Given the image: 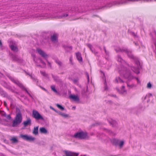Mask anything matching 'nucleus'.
<instances>
[{
    "mask_svg": "<svg viewBox=\"0 0 156 156\" xmlns=\"http://www.w3.org/2000/svg\"><path fill=\"white\" fill-rule=\"evenodd\" d=\"M127 54L129 58L134 61L135 64L137 66V67L131 66V70L136 74H139L140 73V70L142 69V67L138 58L132 54V51L130 50Z\"/></svg>",
    "mask_w": 156,
    "mask_h": 156,
    "instance_id": "obj_1",
    "label": "nucleus"
},
{
    "mask_svg": "<svg viewBox=\"0 0 156 156\" xmlns=\"http://www.w3.org/2000/svg\"><path fill=\"white\" fill-rule=\"evenodd\" d=\"M120 73L121 76L124 78L128 79V81H130L134 78L131 75L130 70L123 66L122 67L120 71Z\"/></svg>",
    "mask_w": 156,
    "mask_h": 156,
    "instance_id": "obj_2",
    "label": "nucleus"
},
{
    "mask_svg": "<svg viewBox=\"0 0 156 156\" xmlns=\"http://www.w3.org/2000/svg\"><path fill=\"white\" fill-rule=\"evenodd\" d=\"M8 77L13 83L19 87H20L22 90L25 91L30 97L32 98H33L31 94L29 93L28 91L27 90V88L25 87V86L21 82L16 79L13 78L10 75L8 76Z\"/></svg>",
    "mask_w": 156,
    "mask_h": 156,
    "instance_id": "obj_3",
    "label": "nucleus"
},
{
    "mask_svg": "<svg viewBox=\"0 0 156 156\" xmlns=\"http://www.w3.org/2000/svg\"><path fill=\"white\" fill-rule=\"evenodd\" d=\"M73 137L80 140H85L88 138V133L83 131L76 133L72 136Z\"/></svg>",
    "mask_w": 156,
    "mask_h": 156,
    "instance_id": "obj_4",
    "label": "nucleus"
},
{
    "mask_svg": "<svg viewBox=\"0 0 156 156\" xmlns=\"http://www.w3.org/2000/svg\"><path fill=\"white\" fill-rule=\"evenodd\" d=\"M65 11L66 12V14H63L62 15L59 16V18H64L69 16H71L72 15L71 14H70V13L71 12H80L78 10V9L77 8L76 9L75 7H69L67 8H66V9L65 10Z\"/></svg>",
    "mask_w": 156,
    "mask_h": 156,
    "instance_id": "obj_5",
    "label": "nucleus"
},
{
    "mask_svg": "<svg viewBox=\"0 0 156 156\" xmlns=\"http://www.w3.org/2000/svg\"><path fill=\"white\" fill-rule=\"evenodd\" d=\"M22 120V117L20 112L18 113L16 115V116L13 121L12 126L16 127L19 125Z\"/></svg>",
    "mask_w": 156,
    "mask_h": 156,
    "instance_id": "obj_6",
    "label": "nucleus"
},
{
    "mask_svg": "<svg viewBox=\"0 0 156 156\" xmlns=\"http://www.w3.org/2000/svg\"><path fill=\"white\" fill-rule=\"evenodd\" d=\"M31 55L33 57V59L34 61L36 63V65L37 66H40V65H38V61H39V63H41L43 65L42 67H44L46 66V64L43 61L42 59L41 58H39L37 59L36 57V55L34 53L31 54Z\"/></svg>",
    "mask_w": 156,
    "mask_h": 156,
    "instance_id": "obj_7",
    "label": "nucleus"
},
{
    "mask_svg": "<svg viewBox=\"0 0 156 156\" xmlns=\"http://www.w3.org/2000/svg\"><path fill=\"white\" fill-rule=\"evenodd\" d=\"M32 115L33 117L37 120H44V119L43 117L38 111L36 110H33L32 112Z\"/></svg>",
    "mask_w": 156,
    "mask_h": 156,
    "instance_id": "obj_8",
    "label": "nucleus"
},
{
    "mask_svg": "<svg viewBox=\"0 0 156 156\" xmlns=\"http://www.w3.org/2000/svg\"><path fill=\"white\" fill-rule=\"evenodd\" d=\"M34 18H36L37 20H41L42 19H46L49 18L50 17V16L48 13L39 14H38L34 16L33 17Z\"/></svg>",
    "mask_w": 156,
    "mask_h": 156,
    "instance_id": "obj_9",
    "label": "nucleus"
},
{
    "mask_svg": "<svg viewBox=\"0 0 156 156\" xmlns=\"http://www.w3.org/2000/svg\"><path fill=\"white\" fill-rule=\"evenodd\" d=\"M36 51L41 56L44 58L45 59H46L48 58V55L41 49L37 48L36 50Z\"/></svg>",
    "mask_w": 156,
    "mask_h": 156,
    "instance_id": "obj_10",
    "label": "nucleus"
},
{
    "mask_svg": "<svg viewBox=\"0 0 156 156\" xmlns=\"http://www.w3.org/2000/svg\"><path fill=\"white\" fill-rule=\"evenodd\" d=\"M20 137L24 140L29 141H33L35 139V138L31 136H28L27 135L21 134Z\"/></svg>",
    "mask_w": 156,
    "mask_h": 156,
    "instance_id": "obj_11",
    "label": "nucleus"
},
{
    "mask_svg": "<svg viewBox=\"0 0 156 156\" xmlns=\"http://www.w3.org/2000/svg\"><path fill=\"white\" fill-rule=\"evenodd\" d=\"M135 0H120L115 2H114V4L116 5L125 4L128 3L130 2H133Z\"/></svg>",
    "mask_w": 156,
    "mask_h": 156,
    "instance_id": "obj_12",
    "label": "nucleus"
},
{
    "mask_svg": "<svg viewBox=\"0 0 156 156\" xmlns=\"http://www.w3.org/2000/svg\"><path fill=\"white\" fill-rule=\"evenodd\" d=\"M118 61L123 65H127L128 66L130 67L129 64H128L124 59L122 58L121 56L120 55L117 56Z\"/></svg>",
    "mask_w": 156,
    "mask_h": 156,
    "instance_id": "obj_13",
    "label": "nucleus"
},
{
    "mask_svg": "<svg viewBox=\"0 0 156 156\" xmlns=\"http://www.w3.org/2000/svg\"><path fill=\"white\" fill-rule=\"evenodd\" d=\"M64 152L66 156L63 155V156H78L79 154L78 153H76L68 151H64Z\"/></svg>",
    "mask_w": 156,
    "mask_h": 156,
    "instance_id": "obj_14",
    "label": "nucleus"
},
{
    "mask_svg": "<svg viewBox=\"0 0 156 156\" xmlns=\"http://www.w3.org/2000/svg\"><path fill=\"white\" fill-rule=\"evenodd\" d=\"M107 120L110 125L113 127H117L118 126L117 122L115 120H113L111 119H108Z\"/></svg>",
    "mask_w": 156,
    "mask_h": 156,
    "instance_id": "obj_15",
    "label": "nucleus"
},
{
    "mask_svg": "<svg viewBox=\"0 0 156 156\" xmlns=\"http://www.w3.org/2000/svg\"><path fill=\"white\" fill-rule=\"evenodd\" d=\"M100 72L101 74L103 75L101 77L102 79L104 81V84L105 85V90H108V87L107 86V83L106 81V79L105 76V74L101 70L100 71Z\"/></svg>",
    "mask_w": 156,
    "mask_h": 156,
    "instance_id": "obj_16",
    "label": "nucleus"
},
{
    "mask_svg": "<svg viewBox=\"0 0 156 156\" xmlns=\"http://www.w3.org/2000/svg\"><path fill=\"white\" fill-rule=\"evenodd\" d=\"M69 98L74 101L76 102H79L80 100L79 97L74 95H71L69 96Z\"/></svg>",
    "mask_w": 156,
    "mask_h": 156,
    "instance_id": "obj_17",
    "label": "nucleus"
},
{
    "mask_svg": "<svg viewBox=\"0 0 156 156\" xmlns=\"http://www.w3.org/2000/svg\"><path fill=\"white\" fill-rule=\"evenodd\" d=\"M0 114L2 116L10 120L11 118L10 115H7L6 113L3 111H0Z\"/></svg>",
    "mask_w": 156,
    "mask_h": 156,
    "instance_id": "obj_18",
    "label": "nucleus"
},
{
    "mask_svg": "<svg viewBox=\"0 0 156 156\" xmlns=\"http://www.w3.org/2000/svg\"><path fill=\"white\" fill-rule=\"evenodd\" d=\"M58 36L56 34H53L51 37V40L53 43H56L58 42Z\"/></svg>",
    "mask_w": 156,
    "mask_h": 156,
    "instance_id": "obj_19",
    "label": "nucleus"
},
{
    "mask_svg": "<svg viewBox=\"0 0 156 156\" xmlns=\"http://www.w3.org/2000/svg\"><path fill=\"white\" fill-rule=\"evenodd\" d=\"M23 124L25 127L30 126L31 124V120L30 118L28 119L26 121L23 122Z\"/></svg>",
    "mask_w": 156,
    "mask_h": 156,
    "instance_id": "obj_20",
    "label": "nucleus"
},
{
    "mask_svg": "<svg viewBox=\"0 0 156 156\" xmlns=\"http://www.w3.org/2000/svg\"><path fill=\"white\" fill-rule=\"evenodd\" d=\"M111 141L113 145L116 146L118 145L119 143V140L115 138L112 139Z\"/></svg>",
    "mask_w": 156,
    "mask_h": 156,
    "instance_id": "obj_21",
    "label": "nucleus"
},
{
    "mask_svg": "<svg viewBox=\"0 0 156 156\" xmlns=\"http://www.w3.org/2000/svg\"><path fill=\"white\" fill-rule=\"evenodd\" d=\"M9 46L11 50L13 51L14 52H17L18 51V48L16 45H14L12 44L9 45Z\"/></svg>",
    "mask_w": 156,
    "mask_h": 156,
    "instance_id": "obj_22",
    "label": "nucleus"
},
{
    "mask_svg": "<svg viewBox=\"0 0 156 156\" xmlns=\"http://www.w3.org/2000/svg\"><path fill=\"white\" fill-rule=\"evenodd\" d=\"M125 88L124 86H122V87L121 90H120L118 88H116L117 91L120 93L122 94H124L125 93H126V91L125 90H123V89Z\"/></svg>",
    "mask_w": 156,
    "mask_h": 156,
    "instance_id": "obj_23",
    "label": "nucleus"
},
{
    "mask_svg": "<svg viewBox=\"0 0 156 156\" xmlns=\"http://www.w3.org/2000/svg\"><path fill=\"white\" fill-rule=\"evenodd\" d=\"M76 55L77 60L80 62H82V58L80 53L78 52L76 53Z\"/></svg>",
    "mask_w": 156,
    "mask_h": 156,
    "instance_id": "obj_24",
    "label": "nucleus"
},
{
    "mask_svg": "<svg viewBox=\"0 0 156 156\" xmlns=\"http://www.w3.org/2000/svg\"><path fill=\"white\" fill-rule=\"evenodd\" d=\"M87 46L89 48L92 52H93L95 55H97V52H95V49L93 46L91 44H87Z\"/></svg>",
    "mask_w": 156,
    "mask_h": 156,
    "instance_id": "obj_25",
    "label": "nucleus"
},
{
    "mask_svg": "<svg viewBox=\"0 0 156 156\" xmlns=\"http://www.w3.org/2000/svg\"><path fill=\"white\" fill-rule=\"evenodd\" d=\"M39 131L41 133L46 134L48 133L47 129L44 127H42L40 128Z\"/></svg>",
    "mask_w": 156,
    "mask_h": 156,
    "instance_id": "obj_26",
    "label": "nucleus"
},
{
    "mask_svg": "<svg viewBox=\"0 0 156 156\" xmlns=\"http://www.w3.org/2000/svg\"><path fill=\"white\" fill-rule=\"evenodd\" d=\"M10 56L12 58L13 60L17 61L19 60V58L17 56L15 55L11 54Z\"/></svg>",
    "mask_w": 156,
    "mask_h": 156,
    "instance_id": "obj_27",
    "label": "nucleus"
},
{
    "mask_svg": "<svg viewBox=\"0 0 156 156\" xmlns=\"http://www.w3.org/2000/svg\"><path fill=\"white\" fill-rule=\"evenodd\" d=\"M38 126L34 127L33 131V133L35 135H37L38 134Z\"/></svg>",
    "mask_w": 156,
    "mask_h": 156,
    "instance_id": "obj_28",
    "label": "nucleus"
},
{
    "mask_svg": "<svg viewBox=\"0 0 156 156\" xmlns=\"http://www.w3.org/2000/svg\"><path fill=\"white\" fill-rule=\"evenodd\" d=\"M130 50L128 49L127 48L125 47H123L121 48V52H124L126 54H127Z\"/></svg>",
    "mask_w": 156,
    "mask_h": 156,
    "instance_id": "obj_29",
    "label": "nucleus"
},
{
    "mask_svg": "<svg viewBox=\"0 0 156 156\" xmlns=\"http://www.w3.org/2000/svg\"><path fill=\"white\" fill-rule=\"evenodd\" d=\"M10 140L12 143H16L18 142V140L16 137H12L10 139Z\"/></svg>",
    "mask_w": 156,
    "mask_h": 156,
    "instance_id": "obj_30",
    "label": "nucleus"
},
{
    "mask_svg": "<svg viewBox=\"0 0 156 156\" xmlns=\"http://www.w3.org/2000/svg\"><path fill=\"white\" fill-rule=\"evenodd\" d=\"M115 80L116 81L117 83H124V81L121 79V78L119 77H118L116 78L115 79Z\"/></svg>",
    "mask_w": 156,
    "mask_h": 156,
    "instance_id": "obj_31",
    "label": "nucleus"
},
{
    "mask_svg": "<svg viewBox=\"0 0 156 156\" xmlns=\"http://www.w3.org/2000/svg\"><path fill=\"white\" fill-rule=\"evenodd\" d=\"M104 129L105 130V131L106 132L108 133L110 135H113V132L111 131V130L107 129Z\"/></svg>",
    "mask_w": 156,
    "mask_h": 156,
    "instance_id": "obj_32",
    "label": "nucleus"
},
{
    "mask_svg": "<svg viewBox=\"0 0 156 156\" xmlns=\"http://www.w3.org/2000/svg\"><path fill=\"white\" fill-rule=\"evenodd\" d=\"M51 90L55 93L57 94H58V92L57 91V90H56L55 88V85H52L51 86Z\"/></svg>",
    "mask_w": 156,
    "mask_h": 156,
    "instance_id": "obj_33",
    "label": "nucleus"
},
{
    "mask_svg": "<svg viewBox=\"0 0 156 156\" xmlns=\"http://www.w3.org/2000/svg\"><path fill=\"white\" fill-rule=\"evenodd\" d=\"M27 74L29 75V76H30L31 78V79L33 80L34 81L38 82V80L34 76L29 74Z\"/></svg>",
    "mask_w": 156,
    "mask_h": 156,
    "instance_id": "obj_34",
    "label": "nucleus"
},
{
    "mask_svg": "<svg viewBox=\"0 0 156 156\" xmlns=\"http://www.w3.org/2000/svg\"><path fill=\"white\" fill-rule=\"evenodd\" d=\"M55 62L58 65L60 66L61 67L62 66V62L58 59L55 60Z\"/></svg>",
    "mask_w": 156,
    "mask_h": 156,
    "instance_id": "obj_35",
    "label": "nucleus"
},
{
    "mask_svg": "<svg viewBox=\"0 0 156 156\" xmlns=\"http://www.w3.org/2000/svg\"><path fill=\"white\" fill-rule=\"evenodd\" d=\"M115 49L117 52H119L121 51V48L119 47L115 48Z\"/></svg>",
    "mask_w": 156,
    "mask_h": 156,
    "instance_id": "obj_36",
    "label": "nucleus"
},
{
    "mask_svg": "<svg viewBox=\"0 0 156 156\" xmlns=\"http://www.w3.org/2000/svg\"><path fill=\"white\" fill-rule=\"evenodd\" d=\"M56 106L58 107V108L59 109H60V110H64V107H63L62 106L60 105H59L58 104H56Z\"/></svg>",
    "mask_w": 156,
    "mask_h": 156,
    "instance_id": "obj_37",
    "label": "nucleus"
},
{
    "mask_svg": "<svg viewBox=\"0 0 156 156\" xmlns=\"http://www.w3.org/2000/svg\"><path fill=\"white\" fill-rule=\"evenodd\" d=\"M124 144V142L123 141H119V145L120 148H121L122 147L123 145Z\"/></svg>",
    "mask_w": 156,
    "mask_h": 156,
    "instance_id": "obj_38",
    "label": "nucleus"
},
{
    "mask_svg": "<svg viewBox=\"0 0 156 156\" xmlns=\"http://www.w3.org/2000/svg\"><path fill=\"white\" fill-rule=\"evenodd\" d=\"M52 77L55 80L57 81L58 79V77L56 76H55L52 75Z\"/></svg>",
    "mask_w": 156,
    "mask_h": 156,
    "instance_id": "obj_39",
    "label": "nucleus"
},
{
    "mask_svg": "<svg viewBox=\"0 0 156 156\" xmlns=\"http://www.w3.org/2000/svg\"><path fill=\"white\" fill-rule=\"evenodd\" d=\"M152 87V85L150 82H149L147 84V87L148 88L150 89Z\"/></svg>",
    "mask_w": 156,
    "mask_h": 156,
    "instance_id": "obj_40",
    "label": "nucleus"
},
{
    "mask_svg": "<svg viewBox=\"0 0 156 156\" xmlns=\"http://www.w3.org/2000/svg\"><path fill=\"white\" fill-rule=\"evenodd\" d=\"M61 116L64 118H66L68 117V115L62 112V114Z\"/></svg>",
    "mask_w": 156,
    "mask_h": 156,
    "instance_id": "obj_41",
    "label": "nucleus"
},
{
    "mask_svg": "<svg viewBox=\"0 0 156 156\" xmlns=\"http://www.w3.org/2000/svg\"><path fill=\"white\" fill-rule=\"evenodd\" d=\"M129 33L131 35H133V36L134 37L136 36V34H135V33L133 32L132 31H130L129 32Z\"/></svg>",
    "mask_w": 156,
    "mask_h": 156,
    "instance_id": "obj_42",
    "label": "nucleus"
},
{
    "mask_svg": "<svg viewBox=\"0 0 156 156\" xmlns=\"http://www.w3.org/2000/svg\"><path fill=\"white\" fill-rule=\"evenodd\" d=\"M104 49L105 51V53L106 55H108L109 53V52L108 51H106L105 48V47H104Z\"/></svg>",
    "mask_w": 156,
    "mask_h": 156,
    "instance_id": "obj_43",
    "label": "nucleus"
},
{
    "mask_svg": "<svg viewBox=\"0 0 156 156\" xmlns=\"http://www.w3.org/2000/svg\"><path fill=\"white\" fill-rule=\"evenodd\" d=\"M69 61L70 63L73 65V57L72 56H71L69 58Z\"/></svg>",
    "mask_w": 156,
    "mask_h": 156,
    "instance_id": "obj_44",
    "label": "nucleus"
},
{
    "mask_svg": "<svg viewBox=\"0 0 156 156\" xmlns=\"http://www.w3.org/2000/svg\"><path fill=\"white\" fill-rule=\"evenodd\" d=\"M41 73L43 76H47V74L44 72L41 71Z\"/></svg>",
    "mask_w": 156,
    "mask_h": 156,
    "instance_id": "obj_45",
    "label": "nucleus"
},
{
    "mask_svg": "<svg viewBox=\"0 0 156 156\" xmlns=\"http://www.w3.org/2000/svg\"><path fill=\"white\" fill-rule=\"evenodd\" d=\"M86 75L87 77V81L89 82V76L87 73H86Z\"/></svg>",
    "mask_w": 156,
    "mask_h": 156,
    "instance_id": "obj_46",
    "label": "nucleus"
},
{
    "mask_svg": "<svg viewBox=\"0 0 156 156\" xmlns=\"http://www.w3.org/2000/svg\"><path fill=\"white\" fill-rule=\"evenodd\" d=\"M105 7H106V6H102V7H101V6H98V9H102L103 8H104Z\"/></svg>",
    "mask_w": 156,
    "mask_h": 156,
    "instance_id": "obj_47",
    "label": "nucleus"
},
{
    "mask_svg": "<svg viewBox=\"0 0 156 156\" xmlns=\"http://www.w3.org/2000/svg\"><path fill=\"white\" fill-rule=\"evenodd\" d=\"M50 108L51 109H52V110H53V111H55V112H57V111L55 110L51 106H50Z\"/></svg>",
    "mask_w": 156,
    "mask_h": 156,
    "instance_id": "obj_48",
    "label": "nucleus"
},
{
    "mask_svg": "<svg viewBox=\"0 0 156 156\" xmlns=\"http://www.w3.org/2000/svg\"><path fill=\"white\" fill-rule=\"evenodd\" d=\"M151 96H152V94L151 93H149L147 96L148 98H150Z\"/></svg>",
    "mask_w": 156,
    "mask_h": 156,
    "instance_id": "obj_49",
    "label": "nucleus"
},
{
    "mask_svg": "<svg viewBox=\"0 0 156 156\" xmlns=\"http://www.w3.org/2000/svg\"><path fill=\"white\" fill-rule=\"evenodd\" d=\"M136 80L138 83H140V81L139 80L138 78H136Z\"/></svg>",
    "mask_w": 156,
    "mask_h": 156,
    "instance_id": "obj_50",
    "label": "nucleus"
},
{
    "mask_svg": "<svg viewBox=\"0 0 156 156\" xmlns=\"http://www.w3.org/2000/svg\"><path fill=\"white\" fill-rule=\"evenodd\" d=\"M127 86L129 87H133V85H129L128 83V82H127Z\"/></svg>",
    "mask_w": 156,
    "mask_h": 156,
    "instance_id": "obj_51",
    "label": "nucleus"
},
{
    "mask_svg": "<svg viewBox=\"0 0 156 156\" xmlns=\"http://www.w3.org/2000/svg\"><path fill=\"white\" fill-rule=\"evenodd\" d=\"M73 82L74 83H76L77 82L78 80H77L75 79V80H73Z\"/></svg>",
    "mask_w": 156,
    "mask_h": 156,
    "instance_id": "obj_52",
    "label": "nucleus"
},
{
    "mask_svg": "<svg viewBox=\"0 0 156 156\" xmlns=\"http://www.w3.org/2000/svg\"><path fill=\"white\" fill-rule=\"evenodd\" d=\"M48 66H49L51 68V65L50 63L49 62H48Z\"/></svg>",
    "mask_w": 156,
    "mask_h": 156,
    "instance_id": "obj_53",
    "label": "nucleus"
},
{
    "mask_svg": "<svg viewBox=\"0 0 156 156\" xmlns=\"http://www.w3.org/2000/svg\"><path fill=\"white\" fill-rule=\"evenodd\" d=\"M41 87V88L42 89H43V90H44L45 91H47V90H46L45 88H44L43 87Z\"/></svg>",
    "mask_w": 156,
    "mask_h": 156,
    "instance_id": "obj_54",
    "label": "nucleus"
},
{
    "mask_svg": "<svg viewBox=\"0 0 156 156\" xmlns=\"http://www.w3.org/2000/svg\"><path fill=\"white\" fill-rule=\"evenodd\" d=\"M135 44V45L136 46H137L138 45V43L136 42H135V41L133 42Z\"/></svg>",
    "mask_w": 156,
    "mask_h": 156,
    "instance_id": "obj_55",
    "label": "nucleus"
},
{
    "mask_svg": "<svg viewBox=\"0 0 156 156\" xmlns=\"http://www.w3.org/2000/svg\"><path fill=\"white\" fill-rule=\"evenodd\" d=\"M68 48H69L70 50H71L72 49V47L71 46L68 47Z\"/></svg>",
    "mask_w": 156,
    "mask_h": 156,
    "instance_id": "obj_56",
    "label": "nucleus"
},
{
    "mask_svg": "<svg viewBox=\"0 0 156 156\" xmlns=\"http://www.w3.org/2000/svg\"><path fill=\"white\" fill-rule=\"evenodd\" d=\"M111 96L112 97H115V98H116L117 97V96H116V95H115V94L112 95Z\"/></svg>",
    "mask_w": 156,
    "mask_h": 156,
    "instance_id": "obj_57",
    "label": "nucleus"
},
{
    "mask_svg": "<svg viewBox=\"0 0 156 156\" xmlns=\"http://www.w3.org/2000/svg\"><path fill=\"white\" fill-rule=\"evenodd\" d=\"M57 112V113H58V114L59 115H61L62 114V112Z\"/></svg>",
    "mask_w": 156,
    "mask_h": 156,
    "instance_id": "obj_58",
    "label": "nucleus"
},
{
    "mask_svg": "<svg viewBox=\"0 0 156 156\" xmlns=\"http://www.w3.org/2000/svg\"><path fill=\"white\" fill-rule=\"evenodd\" d=\"M108 102L110 104H112V102L111 101H108Z\"/></svg>",
    "mask_w": 156,
    "mask_h": 156,
    "instance_id": "obj_59",
    "label": "nucleus"
},
{
    "mask_svg": "<svg viewBox=\"0 0 156 156\" xmlns=\"http://www.w3.org/2000/svg\"><path fill=\"white\" fill-rule=\"evenodd\" d=\"M2 43L1 42V41H0V46L1 47L2 46Z\"/></svg>",
    "mask_w": 156,
    "mask_h": 156,
    "instance_id": "obj_60",
    "label": "nucleus"
},
{
    "mask_svg": "<svg viewBox=\"0 0 156 156\" xmlns=\"http://www.w3.org/2000/svg\"><path fill=\"white\" fill-rule=\"evenodd\" d=\"M2 43L1 42V41H0V46L1 47L2 46Z\"/></svg>",
    "mask_w": 156,
    "mask_h": 156,
    "instance_id": "obj_61",
    "label": "nucleus"
},
{
    "mask_svg": "<svg viewBox=\"0 0 156 156\" xmlns=\"http://www.w3.org/2000/svg\"><path fill=\"white\" fill-rule=\"evenodd\" d=\"M112 4L111 3L110 4H109V7H110L112 6Z\"/></svg>",
    "mask_w": 156,
    "mask_h": 156,
    "instance_id": "obj_62",
    "label": "nucleus"
},
{
    "mask_svg": "<svg viewBox=\"0 0 156 156\" xmlns=\"http://www.w3.org/2000/svg\"><path fill=\"white\" fill-rule=\"evenodd\" d=\"M75 108H76V107H74V106H73V107L72 108L73 109H75Z\"/></svg>",
    "mask_w": 156,
    "mask_h": 156,
    "instance_id": "obj_63",
    "label": "nucleus"
},
{
    "mask_svg": "<svg viewBox=\"0 0 156 156\" xmlns=\"http://www.w3.org/2000/svg\"><path fill=\"white\" fill-rule=\"evenodd\" d=\"M0 155H1V156H5L3 154H1Z\"/></svg>",
    "mask_w": 156,
    "mask_h": 156,
    "instance_id": "obj_64",
    "label": "nucleus"
}]
</instances>
